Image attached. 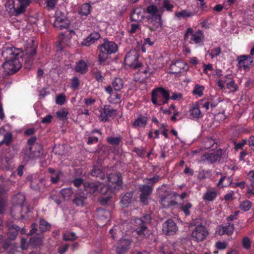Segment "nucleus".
<instances>
[{"label":"nucleus","mask_w":254,"mask_h":254,"mask_svg":"<svg viewBox=\"0 0 254 254\" xmlns=\"http://www.w3.org/2000/svg\"><path fill=\"white\" fill-rule=\"evenodd\" d=\"M2 56L5 60L2 66L8 74H12L21 68L23 56L21 49L14 47L3 48Z\"/></svg>","instance_id":"nucleus-1"},{"label":"nucleus","mask_w":254,"mask_h":254,"mask_svg":"<svg viewBox=\"0 0 254 254\" xmlns=\"http://www.w3.org/2000/svg\"><path fill=\"white\" fill-rule=\"evenodd\" d=\"M100 53L98 55L100 64L105 62L109 55L115 53L118 50L117 44L112 41H105L104 43L98 47Z\"/></svg>","instance_id":"nucleus-2"},{"label":"nucleus","mask_w":254,"mask_h":254,"mask_svg":"<svg viewBox=\"0 0 254 254\" xmlns=\"http://www.w3.org/2000/svg\"><path fill=\"white\" fill-rule=\"evenodd\" d=\"M151 95V101L154 105L166 104L170 98L169 91L161 87L153 90Z\"/></svg>","instance_id":"nucleus-3"},{"label":"nucleus","mask_w":254,"mask_h":254,"mask_svg":"<svg viewBox=\"0 0 254 254\" xmlns=\"http://www.w3.org/2000/svg\"><path fill=\"white\" fill-rule=\"evenodd\" d=\"M138 51L135 49L131 50L127 54L124 62L128 66L137 69L141 66V64L138 62Z\"/></svg>","instance_id":"nucleus-4"},{"label":"nucleus","mask_w":254,"mask_h":254,"mask_svg":"<svg viewBox=\"0 0 254 254\" xmlns=\"http://www.w3.org/2000/svg\"><path fill=\"white\" fill-rule=\"evenodd\" d=\"M55 21L53 24L55 27L59 30L67 29L69 27V21L64 13L61 10L55 12Z\"/></svg>","instance_id":"nucleus-5"},{"label":"nucleus","mask_w":254,"mask_h":254,"mask_svg":"<svg viewBox=\"0 0 254 254\" xmlns=\"http://www.w3.org/2000/svg\"><path fill=\"white\" fill-rule=\"evenodd\" d=\"M43 154L42 145L41 144H35L29 147L25 150V155L28 158H38Z\"/></svg>","instance_id":"nucleus-6"},{"label":"nucleus","mask_w":254,"mask_h":254,"mask_svg":"<svg viewBox=\"0 0 254 254\" xmlns=\"http://www.w3.org/2000/svg\"><path fill=\"white\" fill-rule=\"evenodd\" d=\"M208 235L205 226L198 225L191 233V237L194 241L200 242L204 240Z\"/></svg>","instance_id":"nucleus-7"},{"label":"nucleus","mask_w":254,"mask_h":254,"mask_svg":"<svg viewBox=\"0 0 254 254\" xmlns=\"http://www.w3.org/2000/svg\"><path fill=\"white\" fill-rule=\"evenodd\" d=\"M225 152L223 149H219L212 153L203 155L202 156L201 160L203 161L206 160L211 164L214 163L220 159Z\"/></svg>","instance_id":"nucleus-8"},{"label":"nucleus","mask_w":254,"mask_h":254,"mask_svg":"<svg viewBox=\"0 0 254 254\" xmlns=\"http://www.w3.org/2000/svg\"><path fill=\"white\" fill-rule=\"evenodd\" d=\"M107 181L111 187L119 189L122 184L121 174L119 173H112L108 176Z\"/></svg>","instance_id":"nucleus-9"},{"label":"nucleus","mask_w":254,"mask_h":254,"mask_svg":"<svg viewBox=\"0 0 254 254\" xmlns=\"http://www.w3.org/2000/svg\"><path fill=\"white\" fill-rule=\"evenodd\" d=\"M163 232L167 235H173L177 231V226L172 219H169L163 224Z\"/></svg>","instance_id":"nucleus-10"},{"label":"nucleus","mask_w":254,"mask_h":254,"mask_svg":"<svg viewBox=\"0 0 254 254\" xmlns=\"http://www.w3.org/2000/svg\"><path fill=\"white\" fill-rule=\"evenodd\" d=\"M96 219L100 225H105L109 220L110 213L109 211L101 208H98L96 210Z\"/></svg>","instance_id":"nucleus-11"},{"label":"nucleus","mask_w":254,"mask_h":254,"mask_svg":"<svg viewBox=\"0 0 254 254\" xmlns=\"http://www.w3.org/2000/svg\"><path fill=\"white\" fill-rule=\"evenodd\" d=\"M131 241L128 239H121L117 243L116 252L118 254H125L129 249Z\"/></svg>","instance_id":"nucleus-12"},{"label":"nucleus","mask_w":254,"mask_h":254,"mask_svg":"<svg viewBox=\"0 0 254 254\" xmlns=\"http://www.w3.org/2000/svg\"><path fill=\"white\" fill-rule=\"evenodd\" d=\"M116 112V110L110 106L105 105L104 108L100 110V120L102 122H107L108 118L112 117Z\"/></svg>","instance_id":"nucleus-13"},{"label":"nucleus","mask_w":254,"mask_h":254,"mask_svg":"<svg viewBox=\"0 0 254 254\" xmlns=\"http://www.w3.org/2000/svg\"><path fill=\"white\" fill-rule=\"evenodd\" d=\"M26 58L25 60V66L26 68H30L34 61V56L36 54V47L30 46L27 47L26 50Z\"/></svg>","instance_id":"nucleus-14"},{"label":"nucleus","mask_w":254,"mask_h":254,"mask_svg":"<svg viewBox=\"0 0 254 254\" xmlns=\"http://www.w3.org/2000/svg\"><path fill=\"white\" fill-rule=\"evenodd\" d=\"M141 193L139 196L140 201L143 205H147L148 203V199L152 192V189L149 185H144L140 188Z\"/></svg>","instance_id":"nucleus-15"},{"label":"nucleus","mask_w":254,"mask_h":254,"mask_svg":"<svg viewBox=\"0 0 254 254\" xmlns=\"http://www.w3.org/2000/svg\"><path fill=\"white\" fill-rule=\"evenodd\" d=\"M137 227L135 232L137 234V238L138 241L146 238L151 234L150 231L148 229L147 226L144 225H136Z\"/></svg>","instance_id":"nucleus-16"},{"label":"nucleus","mask_w":254,"mask_h":254,"mask_svg":"<svg viewBox=\"0 0 254 254\" xmlns=\"http://www.w3.org/2000/svg\"><path fill=\"white\" fill-rule=\"evenodd\" d=\"M46 187L45 181L43 178L35 177L31 181L30 188L35 191H40L42 188Z\"/></svg>","instance_id":"nucleus-17"},{"label":"nucleus","mask_w":254,"mask_h":254,"mask_svg":"<svg viewBox=\"0 0 254 254\" xmlns=\"http://www.w3.org/2000/svg\"><path fill=\"white\" fill-rule=\"evenodd\" d=\"M234 230V224L231 223H228L226 225H220L219 226L217 229V233L220 235H223L227 234L230 235L232 234Z\"/></svg>","instance_id":"nucleus-18"},{"label":"nucleus","mask_w":254,"mask_h":254,"mask_svg":"<svg viewBox=\"0 0 254 254\" xmlns=\"http://www.w3.org/2000/svg\"><path fill=\"white\" fill-rule=\"evenodd\" d=\"M239 66L241 68L246 69L253 62V58L250 56L243 55L238 57Z\"/></svg>","instance_id":"nucleus-19"},{"label":"nucleus","mask_w":254,"mask_h":254,"mask_svg":"<svg viewBox=\"0 0 254 254\" xmlns=\"http://www.w3.org/2000/svg\"><path fill=\"white\" fill-rule=\"evenodd\" d=\"M193 29L191 28H189L187 29L185 34V39L187 38L189 34H191V40L193 41L195 43H199L201 39L203 38V34L201 31H197L194 34H193Z\"/></svg>","instance_id":"nucleus-20"},{"label":"nucleus","mask_w":254,"mask_h":254,"mask_svg":"<svg viewBox=\"0 0 254 254\" xmlns=\"http://www.w3.org/2000/svg\"><path fill=\"white\" fill-rule=\"evenodd\" d=\"M144 11L151 15L146 17V18L150 23L153 22V17H155L157 16H161V15L158 13L159 10L158 8L156 6L153 4L148 5Z\"/></svg>","instance_id":"nucleus-21"},{"label":"nucleus","mask_w":254,"mask_h":254,"mask_svg":"<svg viewBox=\"0 0 254 254\" xmlns=\"http://www.w3.org/2000/svg\"><path fill=\"white\" fill-rule=\"evenodd\" d=\"M25 200V197L23 193L18 192L13 195L12 202L13 205L19 206L20 210H21Z\"/></svg>","instance_id":"nucleus-22"},{"label":"nucleus","mask_w":254,"mask_h":254,"mask_svg":"<svg viewBox=\"0 0 254 254\" xmlns=\"http://www.w3.org/2000/svg\"><path fill=\"white\" fill-rule=\"evenodd\" d=\"M7 227L8 228L7 236L9 239L11 240H14L18 233L19 227L12 223H8Z\"/></svg>","instance_id":"nucleus-23"},{"label":"nucleus","mask_w":254,"mask_h":254,"mask_svg":"<svg viewBox=\"0 0 254 254\" xmlns=\"http://www.w3.org/2000/svg\"><path fill=\"white\" fill-rule=\"evenodd\" d=\"M186 64L182 61H178L171 64L170 66V72L171 73H178L181 72L184 68Z\"/></svg>","instance_id":"nucleus-24"},{"label":"nucleus","mask_w":254,"mask_h":254,"mask_svg":"<svg viewBox=\"0 0 254 254\" xmlns=\"http://www.w3.org/2000/svg\"><path fill=\"white\" fill-rule=\"evenodd\" d=\"M100 35L98 32H93L90 34L82 42V45L85 46H88L91 44L95 43V42L99 39Z\"/></svg>","instance_id":"nucleus-25"},{"label":"nucleus","mask_w":254,"mask_h":254,"mask_svg":"<svg viewBox=\"0 0 254 254\" xmlns=\"http://www.w3.org/2000/svg\"><path fill=\"white\" fill-rule=\"evenodd\" d=\"M100 184L99 183L85 182L84 184L85 190L91 194H93L98 190Z\"/></svg>","instance_id":"nucleus-26"},{"label":"nucleus","mask_w":254,"mask_h":254,"mask_svg":"<svg viewBox=\"0 0 254 254\" xmlns=\"http://www.w3.org/2000/svg\"><path fill=\"white\" fill-rule=\"evenodd\" d=\"M11 158L7 156L0 157V166L4 170H7L11 167Z\"/></svg>","instance_id":"nucleus-27"},{"label":"nucleus","mask_w":254,"mask_h":254,"mask_svg":"<svg viewBox=\"0 0 254 254\" xmlns=\"http://www.w3.org/2000/svg\"><path fill=\"white\" fill-rule=\"evenodd\" d=\"M151 217L149 214H145L139 218H136L135 223L136 225H144L147 226V224L151 223Z\"/></svg>","instance_id":"nucleus-28"},{"label":"nucleus","mask_w":254,"mask_h":254,"mask_svg":"<svg viewBox=\"0 0 254 254\" xmlns=\"http://www.w3.org/2000/svg\"><path fill=\"white\" fill-rule=\"evenodd\" d=\"M90 174L92 176L98 178L101 180L105 179V174L102 170L98 166H94L91 170Z\"/></svg>","instance_id":"nucleus-29"},{"label":"nucleus","mask_w":254,"mask_h":254,"mask_svg":"<svg viewBox=\"0 0 254 254\" xmlns=\"http://www.w3.org/2000/svg\"><path fill=\"white\" fill-rule=\"evenodd\" d=\"M149 22L150 23V22ZM151 24H152V26H149V28L152 31L156 30L159 27L161 28L162 27L161 16L153 17V21Z\"/></svg>","instance_id":"nucleus-30"},{"label":"nucleus","mask_w":254,"mask_h":254,"mask_svg":"<svg viewBox=\"0 0 254 254\" xmlns=\"http://www.w3.org/2000/svg\"><path fill=\"white\" fill-rule=\"evenodd\" d=\"M143 17L141 11L138 9H134L130 15L131 21H139Z\"/></svg>","instance_id":"nucleus-31"},{"label":"nucleus","mask_w":254,"mask_h":254,"mask_svg":"<svg viewBox=\"0 0 254 254\" xmlns=\"http://www.w3.org/2000/svg\"><path fill=\"white\" fill-rule=\"evenodd\" d=\"M91 5L88 3L82 4L78 11L79 14L81 16H87L91 12Z\"/></svg>","instance_id":"nucleus-32"},{"label":"nucleus","mask_w":254,"mask_h":254,"mask_svg":"<svg viewBox=\"0 0 254 254\" xmlns=\"http://www.w3.org/2000/svg\"><path fill=\"white\" fill-rule=\"evenodd\" d=\"M75 70L81 74L85 73L87 71V65L86 63L83 61H79L76 64Z\"/></svg>","instance_id":"nucleus-33"},{"label":"nucleus","mask_w":254,"mask_h":254,"mask_svg":"<svg viewBox=\"0 0 254 254\" xmlns=\"http://www.w3.org/2000/svg\"><path fill=\"white\" fill-rule=\"evenodd\" d=\"M133 196V193L132 192H127L123 197L121 202L122 203L125 207H127L130 203Z\"/></svg>","instance_id":"nucleus-34"},{"label":"nucleus","mask_w":254,"mask_h":254,"mask_svg":"<svg viewBox=\"0 0 254 254\" xmlns=\"http://www.w3.org/2000/svg\"><path fill=\"white\" fill-rule=\"evenodd\" d=\"M86 199V196L84 195L83 193H81L76 196L73 200V202L77 206H83Z\"/></svg>","instance_id":"nucleus-35"},{"label":"nucleus","mask_w":254,"mask_h":254,"mask_svg":"<svg viewBox=\"0 0 254 254\" xmlns=\"http://www.w3.org/2000/svg\"><path fill=\"white\" fill-rule=\"evenodd\" d=\"M51 225L44 219H40L39 221V228L42 232L49 230L51 228Z\"/></svg>","instance_id":"nucleus-36"},{"label":"nucleus","mask_w":254,"mask_h":254,"mask_svg":"<svg viewBox=\"0 0 254 254\" xmlns=\"http://www.w3.org/2000/svg\"><path fill=\"white\" fill-rule=\"evenodd\" d=\"M112 86L116 91H120L124 86V82L122 79L120 78H116L112 82Z\"/></svg>","instance_id":"nucleus-37"},{"label":"nucleus","mask_w":254,"mask_h":254,"mask_svg":"<svg viewBox=\"0 0 254 254\" xmlns=\"http://www.w3.org/2000/svg\"><path fill=\"white\" fill-rule=\"evenodd\" d=\"M204 147L205 149H207L210 148L214 149L217 148V144H216L215 141L212 138H208L205 141Z\"/></svg>","instance_id":"nucleus-38"},{"label":"nucleus","mask_w":254,"mask_h":254,"mask_svg":"<svg viewBox=\"0 0 254 254\" xmlns=\"http://www.w3.org/2000/svg\"><path fill=\"white\" fill-rule=\"evenodd\" d=\"M175 15L179 18H186L192 16L194 15V13L187 10H183L181 11L176 12Z\"/></svg>","instance_id":"nucleus-39"},{"label":"nucleus","mask_w":254,"mask_h":254,"mask_svg":"<svg viewBox=\"0 0 254 254\" xmlns=\"http://www.w3.org/2000/svg\"><path fill=\"white\" fill-rule=\"evenodd\" d=\"M5 7L6 10L9 13H11L13 15L15 7H14V2L13 0H8L6 1L5 4Z\"/></svg>","instance_id":"nucleus-40"},{"label":"nucleus","mask_w":254,"mask_h":254,"mask_svg":"<svg viewBox=\"0 0 254 254\" xmlns=\"http://www.w3.org/2000/svg\"><path fill=\"white\" fill-rule=\"evenodd\" d=\"M190 113L192 118H199L202 116L199 108L198 107H194L190 109Z\"/></svg>","instance_id":"nucleus-41"},{"label":"nucleus","mask_w":254,"mask_h":254,"mask_svg":"<svg viewBox=\"0 0 254 254\" xmlns=\"http://www.w3.org/2000/svg\"><path fill=\"white\" fill-rule=\"evenodd\" d=\"M61 194L63 197V198L65 200H69L73 192L71 188H65L63 189L61 191Z\"/></svg>","instance_id":"nucleus-42"},{"label":"nucleus","mask_w":254,"mask_h":254,"mask_svg":"<svg viewBox=\"0 0 254 254\" xmlns=\"http://www.w3.org/2000/svg\"><path fill=\"white\" fill-rule=\"evenodd\" d=\"M77 239L76 234L73 232H66L63 235V239L64 241H73Z\"/></svg>","instance_id":"nucleus-43"},{"label":"nucleus","mask_w":254,"mask_h":254,"mask_svg":"<svg viewBox=\"0 0 254 254\" xmlns=\"http://www.w3.org/2000/svg\"><path fill=\"white\" fill-rule=\"evenodd\" d=\"M242 245L244 249L249 250L251 248L252 241L248 237H245L242 241Z\"/></svg>","instance_id":"nucleus-44"},{"label":"nucleus","mask_w":254,"mask_h":254,"mask_svg":"<svg viewBox=\"0 0 254 254\" xmlns=\"http://www.w3.org/2000/svg\"><path fill=\"white\" fill-rule=\"evenodd\" d=\"M147 121V118L145 117H141L136 119L133 123L134 127H139L142 125L145 126Z\"/></svg>","instance_id":"nucleus-45"},{"label":"nucleus","mask_w":254,"mask_h":254,"mask_svg":"<svg viewBox=\"0 0 254 254\" xmlns=\"http://www.w3.org/2000/svg\"><path fill=\"white\" fill-rule=\"evenodd\" d=\"M30 244L34 246H39L42 244L43 240L42 237L37 236H33L30 240Z\"/></svg>","instance_id":"nucleus-46"},{"label":"nucleus","mask_w":254,"mask_h":254,"mask_svg":"<svg viewBox=\"0 0 254 254\" xmlns=\"http://www.w3.org/2000/svg\"><path fill=\"white\" fill-rule=\"evenodd\" d=\"M12 140V134L10 132L6 133L4 136L3 139L0 142V145L5 144L8 146Z\"/></svg>","instance_id":"nucleus-47"},{"label":"nucleus","mask_w":254,"mask_h":254,"mask_svg":"<svg viewBox=\"0 0 254 254\" xmlns=\"http://www.w3.org/2000/svg\"><path fill=\"white\" fill-rule=\"evenodd\" d=\"M3 192V189L0 187V214L3 213L5 210V201L1 198Z\"/></svg>","instance_id":"nucleus-48"},{"label":"nucleus","mask_w":254,"mask_h":254,"mask_svg":"<svg viewBox=\"0 0 254 254\" xmlns=\"http://www.w3.org/2000/svg\"><path fill=\"white\" fill-rule=\"evenodd\" d=\"M252 206V203L249 200H245L243 201L241 204H240V208L241 210L247 211H248L251 207Z\"/></svg>","instance_id":"nucleus-49"},{"label":"nucleus","mask_w":254,"mask_h":254,"mask_svg":"<svg viewBox=\"0 0 254 254\" xmlns=\"http://www.w3.org/2000/svg\"><path fill=\"white\" fill-rule=\"evenodd\" d=\"M192 205L190 203H187L185 204H183L180 209L183 211L187 216L190 215V209L191 208Z\"/></svg>","instance_id":"nucleus-50"},{"label":"nucleus","mask_w":254,"mask_h":254,"mask_svg":"<svg viewBox=\"0 0 254 254\" xmlns=\"http://www.w3.org/2000/svg\"><path fill=\"white\" fill-rule=\"evenodd\" d=\"M216 197L215 191H207L204 194L203 198L208 201H212Z\"/></svg>","instance_id":"nucleus-51"},{"label":"nucleus","mask_w":254,"mask_h":254,"mask_svg":"<svg viewBox=\"0 0 254 254\" xmlns=\"http://www.w3.org/2000/svg\"><path fill=\"white\" fill-rule=\"evenodd\" d=\"M107 140L109 143L112 145H119L121 140V138L120 137H108Z\"/></svg>","instance_id":"nucleus-52"},{"label":"nucleus","mask_w":254,"mask_h":254,"mask_svg":"<svg viewBox=\"0 0 254 254\" xmlns=\"http://www.w3.org/2000/svg\"><path fill=\"white\" fill-rule=\"evenodd\" d=\"M229 81L226 83V87L228 89H231L232 91H236L237 87L235 84L234 80L231 78H228Z\"/></svg>","instance_id":"nucleus-53"},{"label":"nucleus","mask_w":254,"mask_h":254,"mask_svg":"<svg viewBox=\"0 0 254 254\" xmlns=\"http://www.w3.org/2000/svg\"><path fill=\"white\" fill-rule=\"evenodd\" d=\"M68 114V113L64 110H60L56 112L57 117L60 119L63 120L66 118V116Z\"/></svg>","instance_id":"nucleus-54"},{"label":"nucleus","mask_w":254,"mask_h":254,"mask_svg":"<svg viewBox=\"0 0 254 254\" xmlns=\"http://www.w3.org/2000/svg\"><path fill=\"white\" fill-rule=\"evenodd\" d=\"M56 103L58 105H63L65 102V97L63 94H61L57 96Z\"/></svg>","instance_id":"nucleus-55"},{"label":"nucleus","mask_w":254,"mask_h":254,"mask_svg":"<svg viewBox=\"0 0 254 254\" xmlns=\"http://www.w3.org/2000/svg\"><path fill=\"white\" fill-rule=\"evenodd\" d=\"M204 87L203 86L197 84L195 86L194 89L193 90V93L194 94H197L199 96H201L203 94L202 91Z\"/></svg>","instance_id":"nucleus-56"},{"label":"nucleus","mask_w":254,"mask_h":254,"mask_svg":"<svg viewBox=\"0 0 254 254\" xmlns=\"http://www.w3.org/2000/svg\"><path fill=\"white\" fill-rule=\"evenodd\" d=\"M25 8L24 6L20 4V6L17 8H15L13 15L15 16H18L19 14L23 13L25 11Z\"/></svg>","instance_id":"nucleus-57"},{"label":"nucleus","mask_w":254,"mask_h":254,"mask_svg":"<svg viewBox=\"0 0 254 254\" xmlns=\"http://www.w3.org/2000/svg\"><path fill=\"white\" fill-rule=\"evenodd\" d=\"M94 77L95 78V79L98 81V82H102L103 80V77L101 74V71H93V72Z\"/></svg>","instance_id":"nucleus-58"},{"label":"nucleus","mask_w":254,"mask_h":254,"mask_svg":"<svg viewBox=\"0 0 254 254\" xmlns=\"http://www.w3.org/2000/svg\"><path fill=\"white\" fill-rule=\"evenodd\" d=\"M228 244L225 242H218L216 244L217 249L219 250H223L227 248Z\"/></svg>","instance_id":"nucleus-59"},{"label":"nucleus","mask_w":254,"mask_h":254,"mask_svg":"<svg viewBox=\"0 0 254 254\" xmlns=\"http://www.w3.org/2000/svg\"><path fill=\"white\" fill-rule=\"evenodd\" d=\"M147 181V183L154 185L158 182L159 180V176L158 175H156L153 178L146 179Z\"/></svg>","instance_id":"nucleus-60"},{"label":"nucleus","mask_w":254,"mask_h":254,"mask_svg":"<svg viewBox=\"0 0 254 254\" xmlns=\"http://www.w3.org/2000/svg\"><path fill=\"white\" fill-rule=\"evenodd\" d=\"M234 143H235V148L236 149H242L243 147V146L245 144H246L247 140L245 139H244L242 140V142H240V143L235 142Z\"/></svg>","instance_id":"nucleus-61"},{"label":"nucleus","mask_w":254,"mask_h":254,"mask_svg":"<svg viewBox=\"0 0 254 254\" xmlns=\"http://www.w3.org/2000/svg\"><path fill=\"white\" fill-rule=\"evenodd\" d=\"M36 140L37 137L35 136H33L31 137H30L27 141V144L29 146V147L35 144H39L38 143L35 142Z\"/></svg>","instance_id":"nucleus-62"},{"label":"nucleus","mask_w":254,"mask_h":254,"mask_svg":"<svg viewBox=\"0 0 254 254\" xmlns=\"http://www.w3.org/2000/svg\"><path fill=\"white\" fill-rule=\"evenodd\" d=\"M79 86V80L77 78L74 77L71 81V87L73 89H77Z\"/></svg>","instance_id":"nucleus-63"},{"label":"nucleus","mask_w":254,"mask_h":254,"mask_svg":"<svg viewBox=\"0 0 254 254\" xmlns=\"http://www.w3.org/2000/svg\"><path fill=\"white\" fill-rule=\"evenodd\" d=\"M52 118L53 117L51 115H48L42 119L41 122L44 124H49L51 122Z\"/></svg>","instance_id":"nucleus-64"}]
</instances>
